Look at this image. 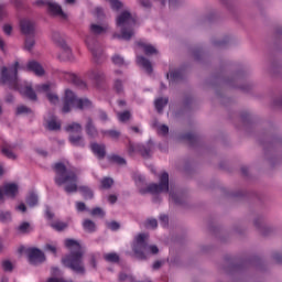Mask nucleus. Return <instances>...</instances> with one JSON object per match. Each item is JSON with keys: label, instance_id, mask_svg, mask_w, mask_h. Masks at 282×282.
<instances>
[{"label": "nucleus", "instance_id": "nucleus-1", "mask_svg": "<svg viewBox=\"0 0 282 282\" xmlns=\"http://www.w3.org/2000/svg\"><path fill=\"white\" fill-rule=\"evenodd\" d=\"M20 65L15 62L10 67H3L1 69L0 83L8 85L11 89L19 91L21 96H25L29 100H36V93L32 89V84L23 82L17 76Z\"/></svg>", "mask_w": 282, "mask_h": 282}, {"label": "nucleus", "instance_id": "nucleus-2", "mask_svg": "<svg viewBox=\"0 0 282 282\" xmlns=\"http://www.w3.org/2000/svg\"><path fill=\"white\" fill-rule=\"evenodd\" d=\"M134 182L142 194L151 193L152 195H159V193H170L171 202L180 204V193L169 189V173L166 172L161 173L159 176V184H150L147 188H144V176L141 174L134 176Z\"/></svg>", "mask_w": 282, "mask_h": 282}, {"label": "nucleus", "instance_id": "nucleus-3", "mask_svg": "<svg viewBox=\"0 0 282 282\" xmlns=\"http://www.w3.org/2000/svg\"><path fill=\"white\" fill-rule=\"evenodd\" d=\"M64 245L70 253L63 258L62 263L74 272L83 274L85 272V264L83 263L84 251L80 242L74 239H66Z\"/></svg>", "mask_w": 282, "mask_h": 282}, {"label": "nucleus", "instance_id": "nucleus-4", "mask_svg": "<svg viewBox=\"0 0 282 282\" xmlns=\"http://www.w3.org/2000/svg\"><path fill=\"white\" fill-rule=\"evenodd\" d=\"M55 174V184L64 186L66 193H76L78 191V176L69 171L68 163H56Z\"/></svg>", "mask_w": 282, "mask_h": 282}, {"label": "nucleus", "instance_id": "nucleus-5", "mask_svg": "<svg viewBox=\"0 0 282 282\" xmlns=\"http://www.w3.org/2000/svg\"><path fill=\"white\" fill-rule=\"evenodd\" d=\"M116 25L120 33H116L115 39L129 41L135 34V17L129 11H123L117 17Z\"/></svg>", "mask_w": 282, "mask_h": 282}, {"label": "nucleus", "instance_id": "nucleus-6", "mask_svg": "<svg viewBox=\"0 0 282 282\" xmlns=\"http://www.w3.org/2000/svg\"><path fill=\"white\" fill-rule=\"evenodd\" d=\"M147 239H149V235L147 234H140L134 239L132 250L138 259H147L149 254H158L160 252L158 247L148 246Z\"/></svg>", "mask_w": 282, "mask_h": 282}, {"label": "nucleus", "instance_id": "nucleus-7", "mask_svg": "<svg viewBox=\"0 0 282 282\" xmlns=\"http://www.w3.org/2000/svg\"><path fill=\"white\" fill-rule=\"evenodd\" d=\"M72 109H91V102L87 98H78L74 91L67 89L64 97L63 113H69Z\"/></svg>", "mask_w": 282, "mask_h": 282}, {"label": "nucleus", "instance_id": "nucleus-8", "mask_svg": "<svg viewBox=\"0 0 282 282\" xmlns=\"http://www.w3.org/2000/svg\"><path fill=\"white\" fill-rule=\"evenodd\" d=\"M69 134V142L73 147H85V138L80 135L83 127L79 123H70L66 127Z\"/></svg>", "mask_w": 282, "mask_h": 282}, {"label": "nucleus", "instance_id": "nucleus-9", "mask_svg": "<svg viewBox=\"0 0 282 282\" xmlns=\"http://www.w3.org/2000/svg\"><path fill=\"white\" fill-rule=\"evenodd\" d=\"M35 89L39 93L46 94V96L48 98V101L52 105H58V95L55 94V93H52V91H54V89H56V84H54V83H46V84L37 85L35 87Z\"/></svg>", "mask_w": 282, "mask_h": 282}, {"label": "nucleus", "instance_id": "nucleus-10", "mask_svg": "<svg viewBox=\"0 0 282 282\" xmlns=\"http://www.w3.org/2000/svg\"><path fill=\"white\" fill-rule=\"evenodd\" d=\"M86 45L91 52L95 63H100V58H105V55H102V48L100 47V44H98V41L96 37L89 35L86 37Z\"/></svg>", "mask_w": 282, "mask_h": 282}, {"label": "nucleus", "instance_id": "nucleus-11", "mask_svg": "<svg viewBox=\"0 0 282 282\" xmlns=\"http://www.w3.org/2000/svg\"><path fill=\"white\" fill-rule=\"evenodd\" d=\"M19 195V185L17 183H7L0 187V202H3L6 197L14 199Z\"/></svg>", "mask_w": 282, "mask_h": 282}, {"label": "nucleus", "instance_id": "nucleus-12", "mask_svg": "<svg viewBox=\"0 0 282 282\" xmlns=\"http://www.w3.org/2000/svg\"><path fill=\"white\" fill-rule=\"evenodd\" d=\"M36 3L37 6H47L51 13L61 17V19H67V14L63 12V9L54 0H37Z\"/></svg>", "mask_w": 282, "mask_h": 282}, {"label": "nucleus", "instance_id": "nucleus-13", "mask_svg": "<svg viewBox=\"0 0 282 282\" xmlns=\"http://www.w3.org/2000/svg\"><path fill=\"white\" fill-rule=\"evenodd\" d=\"M26 254L31 265H39V263H43V261H45V253H43L41 249L29 248L26 250Z\"/></svg>", "mask_w": 282, "mask_h": 282}, {"label": "nucleus", "instance_id": "nucleus-14", "mask_svg": "<svg viewBox=\"0 0 282 282\" xmlns=\"http://www.w3.org/2000/svg\"><path fill=\"white\" fill-rule=\"evenodd\" d=\"M153 149V142L149 141L148 143V149L144 147H141L140 144H130L129 145V153L130 155H133V153H138L141 152V155H143V158H149V155H151V151Z\"/></svg>", "mask_w": 282, "mask_h": 282}, {"label": "nucleus", "instance_id": "nucleus-15", "mask_svg": "<svg viewBox=\"0 0 282 282\" xmlns=\"http://www.w3.org/2000/svg\"><path fill=\"white\" fill-rule=\"evenodd\" d=\"M26 69L29 72H33L35 76H45V68L34 59L28 62Z\"/></svg>", "mask_w": 282, "mask_h": 282}, {"label": "nucleus", "instance_id": "nucleus-16", "mask_svg": "<svg viewBox=\"0 0 282 282\" xmlns=\"http://www.w3.org/2000/svg\"><path fill=\"white\" fill-rule=\"evenodd\" d=\"M44 127L50 131H58L61 129V121L53 115H48L45 117Z\"/></svg>", "mask_w": 282, "mask_h": 282}, {"label": "nucleus", "instance_id": "nucleus-17", "mask_svg": "<svg viewBox=\"0 0 282 282\" xmlns=\"http://www.w3.org/2000/svg\"><path fill=\"white\" fill-rule=\"evenodd\" d=\"M90 149H91L94 155H96V158H98L99 160H102V158H105V155H107V150H106L105 144L93 143L90 145Z\"/></svg>", "mask_w": 282, "mask_h": 282}, {"label": "nucleus", "instance_id": "nucleus-18", "mask_svg": "<svg viewBox=\"0 0 282 282\" xmlns=\"http://www.w3.org/2000/svg\"><path fill=\"white\" fill-rule=\"evenodd\" d=\"M138 46L144 52L147 56H153V54H158V48L149 43L139 42Z\"/></svg>", "mask_w": 282, "mask_h": 282}, {"label": "nucleus", "instance_id": "nucleus-19", "mask_svg": "<svg viewBox=\"0 0 282 282\" xmlns=\"http://www.w3.org/2000/svg\"><path fill=\"white\" fill-rule=\"evenodd\" d=\"M137 63L142 67L148 74H151L153 72V66L151 65V62L147 59L144 56H137Z\"/></svg>", "mask_w": 282, "mask_h": 282}, {"label": "nucleus", "instance_id": "nucleus-20", "mask_svg": "<svg viewBox=\"0 0 282 282\" xmlns=\"http://www.w3.org/2000/svg\"><path fill=\"white\" fill-rule=\"evenodd\" d=\"M20 25L23 34H32L34 32V22L31 20H22Z\"/></svg>", "mask_w": 282, "mask_h": 282}, {"label": "nucleus", "instance_id": "nucleus-21", "mask_svg": "<svg viewBox=\"0 0 282 282\" xmlns=\"http://www.w3.org/2000/svg\"><path fill=\"white\" fill-rule=\"evenodd\" d=\"M86 133L89 138H98V130L96 129V126H94L91 119H87Z\"/></svg>", "mask_w": 282, "mask_h": 282}, {"label": "nucleus", "instance_id": "nucleus-22", "mask_svg": "<svg viewBox=\"0 0 282 282\" xmlns=\"http://www.w3.org/2000/svg\"><path fill=\"white\" fill-rule=\"evenodd\" d=\"M109 30V26L107 24H91L90 25V32L91 34H105Z\"/></svg>", "mask_w": 282, "mask_h": 282}, {"label": "nucleus", "instance_id": "nucleus-23", "mask_svg": "<svg viewBox=\"0 0 282 282\" xmlns=\"http://www.w3.org/2000/svg\"><path fill=\"white\" fill-rule=\"evenodd\" d=\"M17 232L18 235H28V232H32V225L28 221L21 223L17 227Z\"/></svg>", "mask_w": 282, "mask_h": 282}, {"label": "nucleus", "instance_id": "nucleus-24", "mask_svg": "<svg viewBox=\"0 0 282 282\" xmlns=\"http://www.w3.org/2000/svg\"><path fill=\"white\" fill-rule=\"evenodd\" d=\"M26 204L30 206V208H34V206L39 205V195L35 192H31L26 196Z\"/></svg>", "mask_w": 282, "mask_h": 282}, {"label": "nucleus", "instance_id": "nucleus-25", "mask_svg": "<svg viewBox=\"0 0 282 282\" xmlns=\"http://www.w3.org/2000/svg\"><path fill=\"white\" fill-rule=\"evenodd\" d=\"M61 47H62V59L63 61H72V58H73L72 48H69V46L65 43H62Z\"/></svg>", "mask_w": 282, "mask_h": 282}, {"label": "nucleus", "instance_id": "nucleus-26", "mask_svg": "<svg viewBox=\"0 0 282 282\" xmlns=\"http://www.w3.org/2000/svg\"><path fill=\"white\" fill-rule=\"evenodd\" d=\"M2 153L3 155H6V158H9V160H15L17 159V154H14V152H12V145L4 143L2 147Z\"/></svg>", "mask_w": 282, "mask_h": 282}, {"label": "nucleus", "instance_id": "nucleus-27", "mask_svg": "<svg viewBox=\"0 0 282 282\" xmlns=\"http://www.w3.org/2000/svg\"><path fill=\"white\" fill-rule=\"evenodd\" d=\"M50 226L51 228H53V230H57L58 232H61V230H65V228H67V223L61 220H53L50 223Z\"/></svg>", "mask_w": 282, "mask_h": 282}, {"label": "nucleus", "instance_id": "nucleus-28", "mask_svg": "<svg viewBox=\"0 0 282 282\" xmlns=\"http://www.w3.org/2000/svg\"><path fill=\"white\" fill-rule=\"evenodd\" d=\"M155 105V109L156 111L162 112V110L164 109V107H166V105H169V98H158L154 101Z\"/></svg>", "mask_w": 282, "mask_h": 282}, {"label": "nucleus", "instance_id": "nucleus-29", "mask_svg": "<svg viewBox=\"0 0 282 282\" xmlns=\"http://www.w3.org/2000/svg\"><path fill=\"white\" fill-rule=\"evenodd\" d=\"M79 191L85 199H93L94 192L87 186H79Z\"/></svg>", "mask_w": 282, "mask_h": 282}, {"label": "nucleus", "instance_id": "nucleus-30", "mask_svg": "<svg viewBox=\"0 0 282 282\" xmlns=\"http://www.w3.org/2000/svg\"><path fill=\"white\" fill-rule=\"evenodd\" d=\"M83 228L86 232H95L96 231V224L90 219H86L83 223Z\"/></svg>", "mask_w": 282, "mask_h": 282}, {"label": "nucleus", "instance_id": "nucleus-31", "mask_svg": "<svg viewBox=\"0 0 282 282\" xmlns=\"http://www.w3.org/2000/svg\"><path fill=\"white\" fill-rule=\"evenodd\" d=\"M182 78V72L180 70H170L167 74V79L170 83H174L175 80H180Z\"/></svg>", "mask_w": 282, "mask_h": 282}, {"label": "nucleus", "instance_id": "nucleus-32", "mask_svg": "<svg viewBox=\"0 0 282 282\" xmlns=\"http://www.w3.org/2000/svg\"><path fill=\"white\" fill-rule=\"evenodd\" d=\"M153 127L156 129L160 135H166V133H169V127L166 124H160L158 122H154Z\"/></svg>", "mask_w": 282, "mask_h": 282}, {"label": "nucleus", "instance_id": "nucleus-33", "mask_svg": "<svg viewBox=\"0 0 282 282\" xmlns=\"http://www.w3.org/2000/svg\"><path fill=\"white\" fill-rule=\"evenodd\" d=\"M104 259H106L108 261V263H118V261H120V257L118 256V253H106L104 256Z\"/></svg>", "mask_w": 282, "mask_h": 282}, {"label": "nucleus", "instance_id": "nucleus-34", "mask_svg": "<svg viewBox=\"0 0 282 282\" xmlns=\"http://www.w3.org/2000/svg\"><path fill=\"white\" fill-rule=\"evenodd\" d=\"M102 76H105V73H102V70H100L98 68H95L89 72V77L93 78V80H100V78H102Z\"/></svg>", "mask_w": 282, "mask_h": 282}, {"label": "nucleus", "instance_id": "nucleus-35", "mask_svg": "<svg viewBox=\"0 0 282 282\" xmlns=\"http://www.w3.org/2000/svg\"><path fill=\"white\" fill-rule=\"evenodd\" d=\"M101 133H104V135L112 138V140H118V138H120V132L116 130L101 131Z\"/></svg>", "mask_w": 282, "mask_h": 282}, {"label": "nucleus", "instance_id": "nucleus-36", "mask_svg": "<svg viewBox=\"0 0 282 282\" xmlns=\"http://www.w3.org/2000/svg\"><path fill=\"white\" fill-rule=\"evenodd\" d=\"M111 186H113V178L111 177H105L101 181V187L102 188H111Z\"/></svg>", "mask_w": 282, "mask_h": 282}, {"label": "nucleus", "instance_id": "nucleus-37", "mask_svg": "<svg viewBox=\"0 0 282 282\" xmlns=\"http://www.w3.org/2000/svg\"><path fill=\"white\" fill-rule=\"evenodd\" d=\"M129 118H131V112L129 111L118 113V119L120 120V122H127Z\"/></svg>", "mask_w": 282, "mask_h": 282}, {"label": "nucleus", "instance_id": "nucleus-38", "mask_svg": "<svg viewBox=\"0 0 282 282\" xmlns=\"http://www.w3.org/2000/svg\"><path fill=\"white\" fill-rule=\"evenodd\" d=\"M65 80H68L69 83H76V75H74L70 72H63Z\"/></svg>", "mask_w": 282, "mask_h": 282}, {"label": "nucleus", "instance_id": "nucleus-39", "mask_svg": "<svg viewBox=\"0 0 282 282\" xmlns=\"http://www.w3.org/2000/svg\"><path fill=\"white\" fill-rule=\"evenodd\" d=\"M112 63L115 65H124V57L120 56V55H113L112 56Z\"/></svg>", "mask_w": 282, "mask_h": 282}, {"label": "nucleus", "instance_id": "nucleus-40", "mask_svg": "<svg viewBox=\"0 0 282 282\" xmlns=\"http://www.w3.org/2000/svg\"><path fill=\"white\" fill-rule=\"evenodd\" d=\"M75 208H76L77 213H85V210H88L87 205H85V203H83V202H77L75 204Z\"/></svg>", "mask_w": 282, "mask_h": 282}, {"label": "nucleus", "instance_id": "nucleus-41", "mask_svg": "<svg viewBox=\"0 0 282 282\" xmlns=\"http://www.w3.org/2000/svg\"><path fill=\"white\" fill-rule=\"evenodd\" d=\"M108 1L110 2L112 10H120V8H122V2H120L119 0H108Z\"/></svg>", "mask_w": 282, "mask_h": 282}, {"label": "nucleus", "instance_id": "nucleus-42", "mask_svg": "<svg viewBox=\"0 0 282 282\" xmlns=\"http://www.w3.org/2000/svg\"><path fill=\"white\" fill-rule=\"evenodd\" d=\"M2 268L6 272H12V268H13L12 262H10V260H4L2 262Z\"/></svg>", "mask_w": 282, "mask_h": 282}, {"label": "nucleus", "instance_id": "nucleus-43", "mask_svg": "<svg viewBox=\"0 0 282 282\" xmlns=\"http://www.w3.org/2000/svg\"><path fill=\"white\" fill-rule=\"evenodd\" d=\"M110 160L112 161V162H115L116 164H127V161H124V159L123 158H121V156H119V155H112L111 158H110Z\"/></svg>", "mask_w": 282, "mask_h": 282}, {"label": "nucleus", "instance_id": "nucleus-44", "mask_svg": "<svg viewBox=\"0 0 282 282\" xmlns=\"http://www.w3.org/2000/svg\"><path fill=\"white\" fill-rule=\"evenodd\" d=\"M44 250L46 252H52V254H56V245L47 243V245H45Z\"/></svg>", "mask_w": 282, "mask_h": 282}, {"label": "nucleus", "instance_id": "nucleus-45", "mask_svg": "<svg viewBox=\"0 0 282 282\" xmlns=\"http://www.w3.org/2000/svg\"><path fill=\"white\" fill-rule=\"evenodd\" d=\"M91 215H94L95 217H105V212L102 210V208L97 207L91 210Z\"/></svg>", "mask_w": 282, "mask_h": 282}, {"label": "nucleus", "instance_id": "nucleus-46", "mask_svg": "<svg viewBox=\"0 0 282 282\" xmlns=\"http://www.w3.org/2000/svg\"><path fill=\"white\" fill-rule=\"evenodd\" d=\"M32 110H30V108L25 107V106H19L17 108V113L21 115V113H30Z\"/></svg>", "mask_w": 282, "mask_h": 282}, {"label": "nucleus", "instance_id": "nucleus-47", "mask_svg": "<svg viewBox=\"0 0 282 282\" xmlns=\"http://www.w3.org/2000/svg\"><path fill=\"white\" fill-rule=\"evenodd\" d=\"M34 44H35L34 39L29 37L25 41V48L30 51L34 47Z\"/></svg>", "mask_w": 282, "mask_h": 282}, {"label": "nucleus", "instance_id": "nucleus-48", "mask_svg": "<svg viewBox=\"0 0 282 282\" xmlns=\"http://www.w3.org/2000/svg\"><path fill=\"white\" fill-rule=\"evenodd\" d=\"M160 224H161V226H163L164 228H166V226H169V216H166V215H161V216H160Z\"/></svg>", "mask_w": 282, "mask_h": 282}, {"label": "nucleus", "instance_id": "nucleus-49", "mask_svg": "<svg viewBox=\"0 0 282 282\" xmlns=\"http://www.w3.org/2000/svg\"><path fill=\"white\" fill-rule=\"evenodd\" d=\"M147 228H158V220L156 219H149L147 221Z\"/></svg>", "mask_w": 282, "mask_h": 282}, {"label": "nucleus", "instance_id": "nucleus-50", "mask_svg": "<svg viewBox=\"0 0 282 282\" xmlns=\"http://www.w3.org/2000/svg\"><path fill=\"white\" fill-rule=\"evenodd\" d=\"M8 17V11L6 10V4H0V19Z\"/></svg>", "mask_w": 282, "mask_h": 282}, {"label": "nucleus", "instance_id": "nucleus-51", "mask_svg": "<svg viewBox=\"0 0 282 282\" xmlns=\"http://www.w3.org/2000/svg\"><path fill=\"white\" fill-rule=\"evenodd\" d=\"M15 210H18L19 213H25L28 210V207L25 206L24 203H20L17 207Z\"/></svg>", "mask_w": 282, "mask_h": 282}, {"label": "nucleus", "instance_id": "nucleus-52", "mask_svg": "<svg viewBox=\"0 0 282 282\" xmlns=\"http://www.w3.org/2000/svg\"><path fill=\"white\" fill-rule=\"evenodd\" d=\"M3 32H4V34H7L8 36H10V34H12V25H10V24H4V25H3Z\"/></svg>", "mask_w": 282, "mask_h": 282}, {"label": "nucleus", "instance_id": "nucleus-53", "mask_svg": "<svg viewBox=\"0 0 282 282\" xmlns=\"http://www.w3.org/2000/svg\"><path fill=\"white\" fill-rule=\"evenodd\" d=\"M108 227L110 228V230H118V228H120V224L112 221L108 225Z\"/></svg>", "mask_w": 282, "mask_h": 282}, {"label": "nucleus", "instance_id": "nucleus-54", "mask_svg": "<svg viewBox=\"0 0 282 282\" xmlns=\"http://www.w3.org/2000/svg\"><path fill=\"white\" fill-rule=\"evenodd\" d=\"M45 217L48 219H54V214L52 213V209H50V207H46Z\"/></svg>", "mask_w": 282, "mask_h": 282}, {"label": "nucleus", "instance_id": "nucleus-55", "mask_svg": "<svg viewBox=\"0 0 282 282\" xmlns=\"http://www.w3.org/2000/svg\"><path fill=\"white\" fill-rule=\"evenodd\" d=\"M119 280L120 281H131V275H127L126 273H120Z\"/></svg>", "mask_w": 282, "mask_h": 282}, {"label": "nucleus", "instance_id": "nucleus-56", "mask_svg": "<svg viewBox=\"0 0 282 282\" xmlns=\"http://www.w3.org/2000/svg\"><path fill=\"white\" fill-rule=\"evenodd\" d=\"M109 204H116L118 202V197L116 195L108 196Z\"/></svg>", "mask_w": 282, "mask_h": 282}, {"label": "nucleus", "instance_id": "nucleus-57", "mask_svg": "<svg viewBox=\"0 0 282 282\" xmlns=\"http://www.w3.org/2000/svg\"><path fill=\"white\" fill-rule=\"evenodd\" d=\"M115 88L117 89V91H121L122 90V82L117 80L115 83Z\"/></svg>", "mask_w": 282, "mask_h": 282}, {"label": "nucleus", "instance_id": "nucleus-58", "mask_svg": "<svg viewBox=\"0 0 282 282\" xmlns=\"http://www.w3.org/2000/svg\"><path fill=\"white\" fill-rule=\"evenodd\" d=\"M141 6H143V8H149V6H151V2H149V0H139Z\"/></svg>", "mask_w": 282, "mask_h": 282}, {"label": "nucleus", "instance_id": "nucleus-59", "mask_svg": "<svg viewBox=\"0 0 282 282\" xmlns=\"http://www.w3.org/2000/svg\"><path fill=\"white\" fill-rule=\"evenodd\" d=\"M0 219H10V213L0 214Z\"/></svg>", "mask_w": 282, "mask_h": 282}, {"label": "nucleus", "instance_id": "nucleus-60", "mask_svg": "<svg viewBox=\"0 0 282 282\" xmlns=\"http://www.w3.org/2000/svg\"><path fill=\"white\" fill-rule=\"evenodd\" d=\"M161 265H162V262H161V261H156V262H154V264H153V269H154V270H158L159 268H161Z\"/></svg>", "mask_w": 282, "mask_h": 282}, {"label": "nucleus", "instance_id": "nucleus-61", "mask_svg": "<svg viewBox=\"0 0 282 282\" xmlns=\"http://www.w3.org/2000/svg\"><path fill=\"white\" fill-rule=\"evenodd\" d=\"M99 118H100V120H102V121L107 120V113L100 112Z\"/></svg>", "mask_w": 282, "mask_h": 282}, {"label": "nucleus", "instance_id": "nucleus-62", "mask_svg": "<svg viewBox=\"0 0 282 282\" xmlns=\"http://www.w3.org/2000/svg\"><path fill=\"white\" fill-rule=\"evenodd\" d=\"M65 3H67L68 6H74V3H76V0H65Z\"/></svg>", "mask_w": 282, "mask_h": 282}, {"label": "nucleus", "instance_id": "nucleus-63", "mask_svg": "<svg viewBox=\"0 0 282 282\" xmlns=\"http://www.w3.org/2000/svg\"><path fill=\"white\" fill-rule=\"evenodd\" d=\"M90 265L91 268H96V260L94 258L90 259Z\"/></svg>", "mask_w": 282, "mask_h": 282}, {"label": "nucleus", "instance_id": "nucleus-64", "mask_svg": "<svg viewBox=\"0 0 282 282\" xmlns=\"http://www.w3.org/2000/svg\"><path fill=\"white\" fill-rule=\"evenodd\" d=\"M1 282H8V279L7 278H2Z\"/></svg>", "mask_w": 282, "mask_h": 282}]
</instances>
